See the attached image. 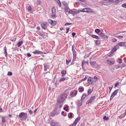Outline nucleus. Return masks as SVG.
I'll list each match as a JSON object with an SVG mask.
<instances>
[{
    "instance_id": "34",
    "label": "nucleus",
    "mask_w": 126,
    "mask_h": 126,
    "mask_svg": "<svg viewBox=\"0 0 126 126\" xmlns=\"http://www.w3.org/2000/svg\"><path fill=\"white\" fill-rule=\"evenodd\" d=\"M93 101L91 100L90 99L88 100L86 102V104H87L89 103H91Z\"/></svg>"
},
{
    "instance_id": "32",
    "label": "nucleus",
    "mask_w": 126,
    "mask_h": 126,
    "mask_svg": "<svg viewBox=\"0 0 126 126\" xmlns=\"http://www.w3.org/2000/svg\"><path fill=\"white\" fill-rule=\"evenodd\" d=\"M122 1V0H116L115 1V3L116 4L119 3L120 2H121Z\"/></svg>"
},
{
    "instance_id": "37",
    "label": "nucleus",
    "mask_w": 126,
    "mask_h": 126,
    "mask_svg": "<svg viewBox=\"0 0 126 126\" xmlns=\"http://www.w3.org/2000/svg\"><path fill=\"white\" fill-rule=\"evenodd\" d=\"M125 116V115L124 113H123L119 116V118L120 119H121L124 117Z\"/></svg>"
},
{
    "instance_id": "40",
    "label": "nucleus",
    "mask_w": 126,
    "mask_h": 126,
    "mask_svg": "<svg viewBox=\"0 0 126 126\" xmlns=\"http://www.w3.org/2000/svg\"><path fill=\"white\" fill-rule=\"evenodd\" d=\"M92 78L93 80H94V82H95L97 79V78L95 76L94 77Z\"/></svg>"
},
{
    "instance_id": "57",
    "label": "nucleus",
    "mask_w": 126,
    "mask_h": 126,
    "mask_svg": "<svg viewBox=\"0 0 126 126\" xmlns=\"http://www.w3.org/2000/svg\"><path fill=\"white\" fill-rule=\"evenodd\" d=\"M82 67L83 69V70H84V71H85L86 70V69L85 68L84 66H82Z\"/></svg>"
},
{
    "instance_id": "39",
    "label": "nucleus",
    "mask_w": 126,
    "mask_h": 126,
    "mask_svg": "<svg viewBox=\"0 0 126 126\" xmlns=\"http://www.w3.org/2000/svg\"><path fill=\"white\" fill-rule=\"evenodd\" d=\"M41 1L40 0H37L36 2V3L37 5H39L41 4Z\"/></svg>"
},
{
    "instance_id": "14",
    "label": "nucleus",
    "mask_w": 126,
    "mask_h": 126,
    "mask_svg": "<svg viewBox=\"0 0 126 126\" xmlns=\"http://www.w3.org/2000/svg\"><path fill=\"white\" fill-rule=\"evenodd\" d=\"M90 63L94 67L96 66L97 64L95 62H90Z\"/></svg>"
},
{
    "instance_id": "12",
    "label": "nucleus",
    "mask_w": 126,
    "mask_h": 126,
    "mask_svg": "<svg viewBox=\"0 0 126 126\" xmlns=\"http://www.w3.org/2000/svg\"><path fill=\"white\" fill-rule=\"evenodd\" d=\"M118 89H117L115 90L112 94L111 95V97L112 98V97H114L118 93Z\"/></svg>"
},
{
    "instance_id": "55",
    "label": "nucleus",
    "mask_w": 126,
    "mask_h": 126,
    "mask_svg": "<svg viewBox=\"0 0 126 126\" xmlns=\"http://www.w3.org/2000/svg\"><path fill=\"white\" fill-rule=\"evenodd\" d=\"M117 40L116 39L114 38H113L112 39V41L113 42H116V41Z\"/></svg>"
},
{
    "instance_id": "18",
    "label": "nucleus",
    "mask_w": 126,
    "mask_h": 126,
    "mask_svg": "<svg viewBox=\"0 0 126 126\" xmlns=\"http://www.w3.org/2000/svg\"><path fill=\"white\" fill-rule=\"evenodd\" d=\"M51 125L52 126H59V123H55L54 122H52L51 123Z\"/></svg>"
},
{
    "instance_id": "21",
    "label": "nucleus",
    "mask_w": 126,
    "mask_h": 126,
    "mask_svg": "<svg viewBox=\"0 0 126 126\" xmlns=\"http://www.w3.org/2000/svg\"><path fill=\"white\" fill-rule=\"evenodd\" d=\"M62 3L64 6V7L68 6V4L67 3L66 1H62Z\"/></svg>"
},
{
    "instance_id": "47",
    "label": "nucleus",
    "mask_w": 126,
    "mask_h": 126,
    "mask_svg": "<svg viewBox=\"0 0 126 126\" xmlns=\"http://www.w3.org/2000/svg\"><path fill=\"white\" fill-rule=\"evenodd\" d=\"M1 119H2V122L4 123L5 122V119L4 117H2Z\"/></svg>"
},
{
    "instance_id": "16",
    "label": "nucleus",
    "mask_w": 126,
    "mask_h": 126,
    "mask_svg": "<svg viewBox=\"0 0 126 126\" xmlns=\"http://www.w3.org/2000/svg\"><path fill=\"white\" fill-rule=\"evenodd\" d=\"M126 43V42H121L118 43V45L120 46H124L125 45Z\"/></svg>"
},
{
    "instance_id": "43",
    "label": "nucleus",
    "mask_w": 126,
    "mask_h": 126,
    "mask_svg": "<svg viewBox=\"0 0 126 126\" xmlns=\"http://www.w3.org/2000/svg\"><path fill=\"white\" fill-rule=\"evenodd\" d=\"M7 75L8 76H11L12 75V73L11 72H8Z\"/></svg>"
},
{
    "instance_id": "6",
    "label": "nucleus",
    "mask_w": 126,
    "mask_h": 126,
    "mask_svg": "<svg viewBox=\"0 0 126 126\" xmlns=\"http://www.w3.org/2000/svg\"><path fill=\"white\" fill-rule=\"evenodd\" d=\"M94 82V80H93L92 77H89L88 80L87 82L88 83L89 85L91 84Z\"/></svg>"
},
{
    "instance_id": "19",
    "label": "nucleus",
    "mask_w": 126,
    "mask_h": 126,
    "mask_svg": "<svg viewBox=\"0 0 126 126\" xmlns=\"http://www.w3.org/2000/svg\"><path fill=\"white\" fill-rule=\"evenodd\" d=\"M76 52L74 51L73 53V60H75L76 59Z\"/></svg>"
},
{
    "instance_id": "11",
    "label": "nucleus",
    "mask_w": 126,
    "mask_h": 126,
    "mask_svg": "<svg viewBox=\"0 0 126 126\" xmlns=\"http://www.w3.org/2000/svg\"><path fill=\"white\" fill-rule=\"evenodd\" d=\"M69 13L70 14H72L73 15H74L77 14H79V13L77 10H76L75 11H73L71 10L70 11H69Z\"/></svg>"
},
{
    "instance_id": "56",
    "label": "nucleus",
    "mask_w": 126,
    "mask_h": 126,
    "mask_svg": "<svg viewBox=\"0 0 126 126\" xmlns=\"http://www.w3.org/2000/svg\"><path fill=\"white\" fill-rule=\"evenodd\" d=\"M72 24V23H67L65 24V26H66L68 25H70Z\"/></svg>"
},
{
    "instance_id": "24",
    "label": "nucleus",
    "mask_w": 126,
    "mask_h": 126,
    "mask_svg": "<svg viewBox=\"0 0 126 126\" xmlns=\"http://www.w3.org/2000/svg\"><path fill=\"white\" fill-rule=\"evenodd\" d=\"M49 67V66L46 65V64L45 65H44V71H46L47 70V69H48Z\"/></svg>"
},
{
    "instance_id": "28",
    "label": "nucleus",
    "mask_w": 126,
    "mask_h": 126,
    "mask_svg": "<svg viewBox=\"0 0 126 126\" xmlns=\"http://www.w3.org/2000/svg\"><path fill=\"white\" fill-rule=\"evenodd\" d=\"M79 92H83L84 91V88L83 87H80L79 88Z\"/></svg>"
},
{
    "instance_id": "64",
    "label": "nucleus",
    "mask_w": 126,
    "mask_h": 126,
    "mask_svg": "<svg viewBox=\"0 0 126 126\" xmlns=\"http://www.w3.org/2000/svg\"><path fill=\"white\" fill-rule=\"evenodd\" d=\"M72 35L73 37H74L75 36V35L76 34V33L74 32H73L72 33Z\"/></svg>"
},
{
    "instance_id": "63",
    "label": "nucleus",
    "mask_w": 126,
    "mask_h": 126,
    "mask_svg": "<svg viewBox=\"0 0 126 126\" xmlns=\"http://www.w3.org/2000/svg\"><path fill=\"white\" fill-rule=\"evenodd\" d=\"M29 113L31 115L32 113V112L31 110H30L29 111Z\"/></svg>"
},
{
    "instance_id": "42",
    "label": "nucleus",
    "mask_w": 126,
    "mask_h": 126,
    "mask_svg": "<svg viewBox=\"0 0 126 126\" xmlns=\"http://www.w3.org/2000/svg\"><path fill=\"white\" fill-rule=\"evenodd\" d=\"M39 35L42 37L43 38H44V34L43 33V32H41V33H40L39 34Z\"/></svg>"
},
{
    "instance_id": "25",
    "label": "nucleus",
    "mask_w": 126,
    "mask_h": 126,
    "mask_svg": "<svg viewBox=\"0 0 126 126\" xmlns=\"http://www.w3.org/2000/svg\"><path fill=\"white\" fill-rule=\"evenodd\" d=\"M23 42L22 41H21L18 42L17 44V45L18 47L20 46L23 43Z\"/></svg>"
},
{
    "instance_id": "22",
    "label": "nucleus",
    "mask_w": 126,
    "mask_h": 126,
    "mask_svg": "<svg viewBox=\"0 0 126 126\" xmlns=\"http://www.w3.org/2000/svg\"><path fill=\"white\" fill-rule=\"evenodd\" d=\"M61 72L62 77L64 76L66 74V71L65 70H62Z\"/></svg>"
},
{
    "instance_id": "9",
    "label": "nucleus",
    "mask_w": 126,
    "mask_h": 126,
    "mask_svg": "<svg viewBox=\"0 0 126 126\" xmlns=\"http://www.w3.org/2000/svg\"><path fill=\"white\" fill-rule=\"evenodd\" d=\"M98 34L100 35L101 37L103 39H106L107 37V36L105 35L101 31L100 32V33H98Z\"/></svg>"
},
{
    "instance_id": "58",
    "label": "nucleus",
    "mask_w": 126,
    "mask_h": 126,
    "mask_svg": "<svg viewBox=\"0 0 126 126\" xmlns=\"http://www.w3.org/2000/svg\"><path fill=\"white\" fill-rule=\"evenodd\" d=\"M80 118L79 117H78L76 119H77V120L76 121H77V122H78V121L80 120Z\"/></svg>"
},
{
    "instance_id": "15",
    "label": "nucleus",
    "mask_w": 126,
    "mask_h": 126,
    "mask_svg": "<svg viewBox=\"0 0 126 126\" xmlns=\"http://www.w3.org/2000/svg\"><path fill=\"white\" fill-rule=\"evenodd\" d=\"M33 53L34 54H42L43 52L42 51L36 50L34 51L33 52Z\"/></svg>"
},
{
    "instance_id": "5",
    "label": "nucleus",
    "mask_w": 126,
    "mask_h": 126,
    "mask_svg": "<svg viewBox=\"0 0 126 126\" xmlns=\"http://www.w3.org/2000/svg\"><path fill=\"white\" fill-rule=\"evenodd\" d=\"M52 16L53 17H55V16L56 10L55 7H53L52 8Z\"/></svg>"
},
{
    "instance_id": "45",
    "label": "nucleus",
    "mask_w": 126,
    "mask_h": 126,
    "mask_svg": "<svg viewBox=\"0 0 126 126\" xmlns=\"http://www.w3.org/2000/svg\"><path fill=\"white\" fill-rule=\"evenodd\" d=\"M95 97L94 96H91V97L90 99H91V100L93 101V100L95 99Z\"/></svg>"
},
{
    "instance_id": "13",
    "label": "nucleus",
    "mask_w": 126,
    "mask_h": 126,
    "mask_svg": "<svg viewBox=\"0 0 126 126\" xmlns=\"http://www.w3.org/2000/svg\"><path fill=\"white\" fill-rule=\"evenodd\" d=\"M103 4L105 5H107L110 4V3L108 0H105L102 2Z\"/></svg>"
},
{
    "instance_id": "30",
    "label": "nucleus",
    "mask_w": 126,
    "mask_h": 126,
    "mask_svg": "<svg viewBox=\"0 0 126 126\" xmlns=\"http://www.w3.org/2000/svg\"><path fill=\"white\" fill-rule=\"evenodd\" d=\"M95 41V43L96 45H100V43L99 41L98 40H96Z\"/></svg>"
},
{
    "instance_id": "4",
    "label": "nucleus",
    "mask_w": 126,
    "mask_h": 126,
    "mask_svg": "<svg viewBox=\"0 0 126 126\" xmlns=\"http://www.w3.org/2000/svg\"><path fill=\"white\" fill-rule=\"evenodd\" d=\"M107 63L110 65H112L114 63L115 61L114 59H111L107 60Z\"/></svg>"
},
{
    "instance_id": "62",
    "label": "nucleus",
    "mask_w": 126,
    "mask_h": 126,
    "mask_svg": "<svg viewBox=\"0 0 126 126\" xmlns=\"http://www.w3.org/2000/svg\"><path fill=\"white\" fill-rule=\"evenodd\" d=\"M43 33H44V36H47V33H46L45 32H43Z\"/></svg>"
},
{
    "instance_id": "44",
    "label": "nucleus",
    "mask_w": 126,
    "mask_h": 126,
    "mask_svg": "<svg viewBox=\"0 0 126 126\" xmlns=\"http://www.w3.org/2000/svg\"><path fill=\"white\" fill-rule=\"evenodd\" d=\"M103 119L104 120H108L109 119V118L107 117L106 116H104L103 117Z\"/></svg>"
},
{
    "instance_id": "60",
    "label": "nucleus",
    "mask_w": 126,
    "mask_h": 126,
    "mask_svg": "<svg viewBox=\"0 0 126 126\" xmlns=\"http://www.w3.org/2000/svg\"><path fill=\"white\" fill-rule=\"evenodd\" d=\"M58 1H59V3H58V4L60 6V7H61V2L59 0H58Z\"/></svg>"
},
{
    "instance_id": "46",
    "label": "nucleus",
    "mask_w": 126,
    "mask_h": 126,
    "mask_svg": "<svg viewBox=\"0 0 126 126\" xmlns=\"http://www.w3.org/2000/svg\"><path fill=\"white\" fill-rule=\"evenodd\" d=\"M68 106H66V107H64L63 108L64 110L67 111H68Z\"/></svg>"
},
{
    "instance_id": "29",
    "label": "nucleus",
    "mask_w": 126,
    "mask_h": 126,
    "mask_svg": "<svg viewBox=\"0 0 126 126\" xmlns=\"http://www.w3.org/2000/svg\"><path fill=\"white\" fill-rule=\"evenodd\" d=\"M73 114L72 113L70 112L68 114V117L69 118H72Z\"/></svg>"
},
{
    "instance_id": "8",
    "label": "nucleus",
    "mask_w": 126,
    "mask_h": 126,
    "mask_svg": "<svg viewBox=\"0 0 126 126\" xmlns=\"http://www.w3.org/2000/svg\"><path fill=\"white\" fill-rule=\"evenodd\" d=\"M78 91L77 90H75L70 94V96L72 97L76 96L77 94Z\"/></svg>"
},
{
    "instance_id": "59",
    "label": "nucleus",
    "mask_w": 126,
    "mask_h": 126,
    "mask_svg": "<svg viewBox=\"0 0 126 126\" xmlns=\"http://www.w3.org/2000/svg\"><path fill=\"white\" fill-rule=\"evenodd\" d=\"M108 1H109L110 3H111L112 2H114V0H108Z\"/></svg>"
},
{
    "instance_id": "61",
    "label": "nucleus",
    "mask_w": 126,
    "mask_h": 126,
    "mask_svg": "<svg viewBox=\"0 0 126 126\" xmlns=\"http://www.w3.org/2000/svg\"><path fill=\"white\" fill-rule=\"evenodd\" d=\"M69 29H70L69 28H67L66 29V33H68Z\"/></svg>"
},
{
    "instance_id": "41",
    "label": "nucleus",
    "mask_w": 126,
    "mask_h": 126,
    "mask_svg": "<svg viewBox=\"0 0 126 126\" xmlns=\"http://www.w3.org/2000/svg\"><path fill=\"white\" fill-rule=\"evenodd\" d=\"M66 79L64 77L62 78H61L59 80V81L61 82L65 80Z\"/></svg>"
},
{
    "instance_id": "53",
    "label": "nucleus",
    "mask_w": 126,
    "mask_h": 126,
    "mask_svg": "<svg viewBox=\"0 0 126 126\" xmlns=\"http://www.w3.org/2000/svg\"><path fill=\"white\" fill-rule=\"evenodd\" d=\"M123 37V36H117V37L119 39H121Z\"/></svg>"
},
{
    "instance_id": "7",
    "label": "nucleus",
    "mask_w": 126,
    "mask_h": 126,
    "mask_svg": "<svg viewBox=\"0 0 126 126\" xmlns=\"http://www.w3.org/2000/svg\"><path fill=\"white\" fill-rule=\"evenodd\" d=\"M81 11L83 12H92V10L90 8H89L83 9Z\"/></svg>"
},
{
    "instance_id": "36",
    "label": "nucleus",
    "mask_w": 126,
    "mask_h": 126,
    "mask_svg": "<svg viewBox=\"0 0 126 126\" xmlns=\"http://www.w3.org/2000/svg\"><path fill=\"white\" fill-rule=\"evenodd\" d=\"M92 91L91 90V89H89L87 91L88 94H91L92 93Z\"/></svg>"
},
{
    "instance_id": "10",
    "label": "nucleus",
    "mask_w": 126,
    "mask_h": 126,
    "mask_svg": "<svg viewBox=\"0 0 126 126\" xmlns=\"http://www.w3.org/2000/svg\"><path fill=\"white\" fill-rule=\"evenodd\" d=\"M60 111V109L59 110L57 108H56L54 111L53 114L54 115H56L59 113Z\"/></svg>"
},
{
    "instance_id": "27",
    "label": "nucleus",
    "mask_w": 126,
    "mask_h": 126,
    "mask_svg": "<svg viewBox=\"0 0 126 126\" xmlns=\"http://www.w3.org/2000/svg\"><path fill=\"white\" fill-rule=\"evenodd\" d=\"M91 36L93 38H96V39H99V37L96 35L93 34Z\"/></svg>"
},
{
    "instance_id": "3",
    "label": "nucleus",
    "mask_w": 126,
    "mask_h": 126,
    "mask_svg": "<svg viewBox=\"0 0 126 126\" xmlns=\"http://www.w3.org/2000/svg\"><path fill=\"white\" fill-rule=\"evenodd\" d=\"M40 25L42 28L44 30H46L47 28L48 24L47 22H42L41 23Z\"/></svg>"
},
{
    "instance_id": "31",
    "label": "nucleus",
    "mask_w": 126,
    "mask_h": 126,
    "mask_svg": "<svg viewBox=\"0 0 126 126\" xmlns=\"http://www.w3.org/2000/svg\"><path fill=\"white\" fill-rule=\"evenodd\" d=\"M57 21H53L51 23V25H52L54 26L57 23Z\"/></svg>"
},
{
    "instance_id": "51",
    "label": "nucleus",
    "mask_w": 126,
    "mask_h": 126,
    "mask_svg": "<svg viewBox=\"0 0 126 126\" xmlns=\"http://www.w3.org/2000/svg\"><path fill=\"white\" fill-rule=\"evenodd\" d=\"M52 20L50 19H48V22L49 23H50L51 24L52 22Z\"/></svg>"
},
{
    "instance_id": "35",
    "label": "nucleus",
    "mask_w": 126,
    "mask_h": 126,
    "mask_svg": "<svg viewBox=\"0 0 126 126\" xmlns=\"http://www.w3.org/2000/svg\"><path fill=\"white\" fill-rule=\"evenodd\" d=\"M95 32L97 33H100V30L98 29H96L95 30Z\"/></svg>"
},
{
    "instance_id": "38",
    "label": "nucleus",
    "mask_w": 126,
    "mask_h": 126,
    "mask_svg": "<svg viewBox=\"0 0 126 126\" xmlns=\"http://www.w3.org/2000/svg\"><path fill=\"white\" fill-rule=\"evenodd\" d=\"M117 49V48L116 47H114L113 48L111 52V53H113L115 51H116Z\"/></svg>"
},
{
    "instance_id": "50",
    "label": "nucleus",
    "mask_w": 126,
    "mask_h": 126,
    "mask_svg": "<svg viewBox=\"0 0 126 126\" xmlns=\"http://www.w3.org/2000/svg\"><path fill=\"white\" fill-rule=\"evenodd\" d=\"M119 82H116V83H115V84H114V86L115 87H116V86H117L119 85Z\"/></svg>"
},
{
    "instance_id": "33",
    "label": "nucleus",
    "mask_w": 126,
    "mask_h": 126,
    "mask_svg": "<svg viewBox=\"0 0 126 126\" xmlns=\"http://www.w3.org/2000/svg\"><path fill=\"white\" fill-rule=\"evenodd\" d=\"M77 119H76L74 121V123L73 124H72V126H76V125L77 124V123L78 122H77Z\"/></svg>"
},
{
    "instance_id": "20",
    "label": "nucleus",
    "mask_w": 126,
    "mask_h": 126,
    "mask_svg": "<svg viewBox=\"0 0 126 126\" xmlns=\"http://www.w3.org/2000/svg\"><path fill=\"white\" fill-rule=\"evenodd\" d=\"M82 101H81V100H79V102L78 103V106L79 107H78V109L79 110V107H80L82 105Z\"/></svg>"
},
{
    "instance_id": "52",
    "label": "nucleus",
    "mask_w": 126,
    "mask_h": 126,
    "mask_svg": "<svg viewBox=\"0 0 126 126\" xmlns=\"http://www.w3.org/2000/svg\"><path fill=\"white\" fill-rule=\"evenodd\" d=\"M28 10L29 11H31L32 10V8L31 6H29L28 8Z\"/></svg>"
},
{
    "instance_id": "23",
    "label": "nucleus",
    "mask_w": 126,
    "mask_h": 126,
    "mask_svg": "<svg viewBox=\"0 0 126 126\" xmlns=\"http://www.w3.org/2000/svg\"><path fill=\"white\" fill-rule=\"evenodd\" d=\"M64 8L66 10L65 11L67 12H68L69 13V12L70 11V10L68 6L64 7Z\"/></svg>"
},
{
    "instance_id": "49",
    "label": "nucleus",
    "mask_w": 126,
    "mask_h": 126,
    "mask_svg": "<svg viewBox=\"0 0 126 126\" xmlns=\"http://www.w3.org/2000/svg\"><path fill=\"white\" fill-rule=\"evenodd\" d=\"M122 7L126 8V3H124L122 5Z\"/></svg>"
},
{
    "instance_id": "54",
    "label": "nucleus",
    "mask_w": 126,
    "mask_h": 126,
    "mask_svg": "<svg viewBox=\"0 0 126 126\" xmlns=\"http://www.w3.org/2000/svg\"><path fill=\"white\" fill-rule=\"evenodd\" d=\"M113 86H112L111 87H109V93H110V92L112 89V88H113Z\"/></svg>"
},
{
    "instance_id": "48",
    "label": "nucleus",
    "mask_w": 126,
    "mask_h": 126,
    "mask_svg": "<svg viewBox=\"0 0 126 126\" xmlns=\"http://www.w3.org/2000/svg\"><path fill=\"white\" fill-rule=\"evenodd\" d=\"M81 62H82V63H81L82 66H84V64L85 63V61L84 60H82L81 61Z\"/></svg>"
},
{
    "instance_id": "26",
    "label": "nucleus",
    "mask_w": 126,
    "mask_h": 126,
    "mask_svg": "<svg viewBox=\"0 0 126 126\" xmlns=\"http://www.w3.org/2000/svg\"><path fill=\"white\" fill-rule=\"evenodd\" d=\"M4 53L5 54V56H7V54L6 51V46H5L4 48Z\"/></svg>"
},
{
    "instance_id": "2",
    "label": "nucleus",
    "mask_w": 126,
    "mask_h": 126,
    "mask_svg": "<svg viewBox=\"0 0 126 126\" xmlns=\"http://www.w3.org/2000/svg\"><path fill=\"white\" fill-rule=\"evenodd\" d=\"M18 116L21 120H26L28 117L27 114L26 113L24 112H21L20 113Z\"/></svg>"
},
{
    "instance_id": "1",
    "label": "nucleus",
    "mask_w": 126,
    "mask_h": 126,
    "mask_svg": "<svg viewBox=\"0 0 126 126\" xmlns=\"http://www.w3.org/2000/svg\"><path fill=\"white\" fill-rule=\"evenodd\" d=\"M67 96V94L66 93H63L61 94L57 99L58 103H61L63 102Z\"/></svg>"
},
{
    "instance_id": "17",
    "label": "nucleus",
    "mask_w": 126,
    "mask_h": 126,
    "mask_svg": "<svg viewBox=\"0 0 126 126\" xmlns=\"http://www.w3.org/2000/svg\"><path fill=\"white\" fill-rule=\"evenodd\" d=\"M86 94L84 93L83 95H82L81 100L82 101H83L84 100L85 98L87 96L86 95Z\"/></svg>"
}]
</instances>
